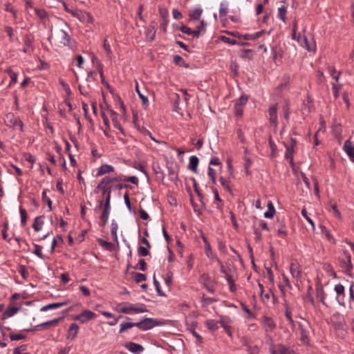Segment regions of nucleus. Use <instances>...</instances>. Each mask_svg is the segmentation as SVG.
Returning a JSON list of instances; mask_svg holds the SVG:
<instances>
[{
    "mask_svg": "<svg viewBox=\"0 0 354 354\" xmlns=\"http://www.w3.org/2000/svg\"><path fill=\"white\" fill-rule=\"evenodd\" d=\"M299 327L301 333V340L304 343H307L310 329V324L306 321H304L303 323H299Z\"/></svg>",
    "mask_w": 354,
    "mask_h": 354,
    "instance_id": "1a4fd4ad",
    "label": "nucleus"
},
{
    "mask_svg": "<svg viewBox=\"0 0 354 354\" xmlns=\"http://www.w3.org/2000/svg\"><path fill=\"white\" fill-rule=\"evenodd\" d=\"M219 323L221 324V326L224 328V330L226 331L227 335L230 337H232V333L231 331V319L228 317H222Z\"/></svg>",
    "mask_w": 354,
    "mask_h": 354,
    "instance_id": "dca6fc26",
    "label": "nucleus"
},
{
    "mask_svg": "<svg viewBox=\"0 0 354 354\" xmlns=\"http://www.w3.org/2000/svg\"><path fill=\"white\" fill-rule=\"evenodd\" d=\"M242 309L248 314V318L254 319L255 318L254 315L252 313L250 309L245 304H241Z\"/></svg>",
    "mask_w": 354,
    "mask_h": 354,
    "instance_id": "774afa93",
    "label": "nucleus"
},
{
    "mask_svg": "<svg viewBox=\"0 0 354 354\" xmlns=\"http://www.w3.org/2000/svg\"><path fill=\"white\" fill-rule=\"evenodd\" d=\"M213 193H214V195L215 201L218 202L217 208L219 209H221L222 206H223L222 201H221V199L219 197L218 192L217 189H213Z\"/></svg>",
    "mask_w": 354,
    "mask_h": 354,
    "instance_id": "052dcab7",
    "label": "nucleus"
},
{
    "mask_svg": "<svg viewBox=\"0 0 354 354\" xmlns=\"http://www.w3.org/2000/svg\"><path fill=\"white\" fill-rule=\"evenodd\" d=\"M23 41L24 47L22 51L24 53L30 54L33 51L32 39L28 35H26L24 36Z\"/></svg>",
    "mask_w": 354,
    "mask_h": 354,
    "instance_id": "2eb2a0df",
    "label": "nucleus"
},
{
    "mask_svg": "<svg viewBox=\"0 0 354 354\" xmlns=\"http://www.w3.org/2000/svg\"><path fill=\"white\" fill-rule=\"evenodd\" d=\"M68 304V301H62V302H57V303L48 304L47 305L44 306L40 309V310L41 311H47L48 310H52V309H55V308H58L62 307L64 306H66Z\"/></svg>",
    "mask_w": 354,
    "mask_h": 354,
    "instance_id": "412c9836",
    "label": "nucleus"
},
{
    "mask_svg": "<svg viewBox=\"0 0 354 354\" xmlns=\"http://www.w3.org/2000/svg\"><path fill=\"white\" fill-rule=\"evenodd\" d=\"M219 181L221 184V185L226 189L227 190L228 192H232V189L230 187V180H227V179H225L224 177L223 176H221L219 178Z\"/></svg>",
    "mask_w": 354,
    "mask_h": 354,
    "instance_id": "8fccbe9b",
    "label": "nucleus"
},
{
    "mask_svg": "<svg viewBox=\"0 0 354 354\" xmlns=\"http://www.w3.org/2000/svg\"><path fill=\"white\" fill-rule=\"evenodd\" d=\"M286 6H281L278 8V17L281 19L283 22H286Z\"/></svg>",
    "mask_w": 354,
    "mask_h": 354,
    "instance_id": "c03bdc74",
    "label": "nucleus"
},
{
    "mask_svg": "<svg viewBox=\"0 0 354 354\" xmlns=\"http://www.w3.org/2000/svg\"><path fill=\"white\" fill-rule=\"evenodd\" d=\"M27 346L26 345H21L15 348L12 354H26Z\"/></svg>",
    "mask_w": 354,
    "mask_h": 354,
    "instance_id": "680f3d73",
    "label": "nucleus"
},
{
    "mask_svg": "<svg viewBox=\"0 0 354 354\" xmlns=\"http://www.w3.org/2000/svg\"><path fill=\"white\" fill-rule=\"evenodd\" d=\"M97 241L102 247L109 251H113L114 250L115 246L111 242H108L102 239H97Z\"/></svg>",
    "mask_w": 354,
    "mask_h": 354,
    "instance_id": "473e14b6",
    "label": "nucleus"
},
{
    "mask_svg": "<svg viewBox=\"0 0 354 354\" xmlns=\"http://www.w3.org/2000/svg\"><path fill=\"white\" fill-rule=\"evenodd\" d=\"M344 254L345 255L346 261L341 260V266L344 269V272L346 275L352 277L351 270H353V266L351 263V254L346 251L344 252Z\"/></svg>",
    "mask_w": 354,
    "mask_h": 354,
    "instance_id": "0eeeda50",
    "label": "nucleus"
},
{
    "mask_svg": "<svg viewBox=\"0 0 354 354\" xmlns=\"http://www.w3.org/2000/svg\"><path fill=\"white\" fill-rule=\"evenodd\" d=\"M343 149L350 158V160L354 162V145L351 140H347L344 142Z\"/></svg>",
    "mask_w": 354,
    "mask_h": 354,
    "instance_id": "4468645a",
    "label": "nucleus"
},
{
    "mask_svg": "<svg viewBox=\"0 0 354 354\" xmlns=\"http://www.w3.org/2000/svg\"><path fill=\"white\" fill-rule=\"evenodd\" d=\"M292 144L291 145H286V151L285 153V158L289 159L290 162L293 163V153H294V147L296 145V140L291 138Z\"/></svg>",
    "mask_w": 354,
    "mask_h": 354,
    "instance_id": "a211bd4d",
    "label": "nucleus"
},
{
    "mask_svg": "<svg viewBox=\"0 0 354 354\" xmlns=\"http://www.w3.org/2000/svg\"><path fill=\"white\" fill-rule=\"evenodd\" d=\"M8 73L11 79V81L10 82V86L12 84H15L17 82V74L12 71L11 69L8 70Z\"/></svg>",
    "mask_w": 354,
    "mask_h": 354,
    "instance_id": "13d9d810",
    "label": "nucleus"
},
{
    "mask_svg": "<svg viewBox=\"0 0 354 354\" xmlns=\"http://www.w3.org/2000/svg\"><path fill=\"white\" fill-rule=\"evenodd\" d=\"M226 280L228 283L230 290L232 292H235V290H236L235 283H234V281L230 274H227Z\"/></svg>",
    "mask_w": 354,
    "mask_h": 354,
    "instance_id": "3c124183",
    "label": "nucleus"
},
{
    "mask_svg": "<svg viewBox=\"0 0 354 354\" xmlns=\"http://www.w3.org/2000/svg\"><path fill=\"white\" fill-rule=\"evenodd\" d=\"M8 229V222H5L3 223V228L2 230V237L4 240L7 241H10V239L8 238V234H7V230Z\"/></svg>",
    "mask_w": 354,
    "mask_h": 354,
    "instance_id": "69168bd1",
    "label": "nucleus"
},
{
    "mask_svg": "<svg viewBox=\"0 0 354 354\" xmlns=\"http://www.w3.org/2000/svg\"><path fill=\"white\" fill-rule=\"evenodd\" d=\"M259 287L260 288L261 297V299L263 300V301L266 302V301H268L270 299V293L267 292V293L263 294L264 288H263V286L260 283H259Z\"/></svg>",
    "mask_w": 354,
    "mask_h": 354,
    "instance_id": "6e6d98bb",
    "label": "nucleus"
},
{
    "mask_svg": "<svg viewBox=\"0 0 354 354\" xmlns=\"http://www.w3.org/2000/svg\"><path fill=\"white\" fill-rule=\"evenodd\" d=\"M19 214L21 216V224L22 226H24L27 221L28 214L26 210L21 206L19 207Z\"/></svg>",
    "mask_w": 354,
    "mask_h": 354,
    "instance_id": "79ce46f5",
    "label": "nucleus"
},
{
    "mask_svg": "<svg viewBox=\"0 0 354 354\" xmlns=\"http://www.w3.org/2000/svg\"><path fill=\"white\" fill-rule=\"evenodd\" d=\"M43 216H37L35 220L34 223L32 224V228L35 232H39L41 230L42 227L44 225V221H43Z\"/></svg>",
    "mask_w": 354,
    "mask_h": 354,
    "instance_id": "a878e982",
    "label": "nucleus"
},
{
    "mask_svg": "<svg viewBox=\"0 0 354 354\" xmlns=\"http://www.w3.org/2000/svg\"><path fill=\"white\" fill-rule=\"evenodd\" d=\"M19 310V308L12 306L8 308L2 315V319H5L6 318L10 317L15 315Z\"/></svg>",
    "mask_w": 354,
    "mask_h": 354,
    "instance_id": "c756f323",
    "label": "nucleus"
},
{
    "mask_svg": "<svg viewBox=\"0 0 354 354\" xmlns=\"http://www.w3.org/2000/svg\"><path fill=\"white\" fill-rule=\"evenodd\" d=\"M131 275L138 283L145 281L147 279L146 275L140 272H131Z\"/></svg>",
    "mask_w": 354,
    "mask_h": 354,
    "instance_id": "c9c22d12",
    "label": "nucleus"
},
{
    "mask_svg": "<svg viewBox=\"0 0 354 354\" xmlns=\"http://www.w3.org/2000/svg\"><path fill=\"white\" fill-rule=\"evenodd\" d=\"M34 254H35L39 258L44 259V256L41 252V246L37 244H34Z\"/></svg>",
    "mask_w": 354,
    "mask_h": 354,
    "instance_id": "0e129e2a",
    "label": "nucleus"
},
{
    "mask_svg": "<svg viewBox=\"0 0 354 354\" xmlns=\"http://www.w3.org/2000/svg\"><path fill=\"white\" fill-rule=\"evenodd\" d=\"M290 272L292 277L295 279H298L301 277L300 266L299 264L296 261H293L291 262Z\"/></svg>",
    "mask_w": 354,
    "mask_h": 354,
    "instance_id": "f3484780",
    "label": "nucleus"
},
{
    "mask_svg": "<svg viewBox=\"0 0 354 354\" xmlns=\"http://www.w3.org/2000/svg\"><path fill=\"white\" fill-rule=\"evenodd\" d=\"M240 57L243 59H252L254 57V51L251 49L241 50Z\"/></svg>",
    "mask_w": 354,
    "mask_h": 354,
    "instance_id": "f704fd0d",
    "label": "nucleus"
},
{
    "mask_svg": "<svg viewBox=\"0 0 354 354\" xmlns=\"http://www.w3.org/2000/svg\"><path fill=\"white\" fill-rule=\"evenodd\" d=\"M4 122L7 127L10 128L19 127L21 131H23V122L15 117L12 113H8L6 115Z\"/></svg>",
    "mask_w": 354,
    "mask_h": 354,
    "instance_id": "f03ea898",
    "label": "nucleus"
},
{
    "mask_svg": "<svg viewBox=\"0 0 354 354\" xmlns=\"http://www.w3.org/2000/svg\"><path fill=\"white\" fill-rule=\"evenodd\" d=\"M111 209V203H105L103 209V212L101 216L102 220V225L105 226L108 222L109 215Z\"/></svg>",
    "mask_w": 354,
    "mask_h": 354,
    "instance_id": "b1692460",
    "label": "nucleus"
},
{
    "mask_svg": "<svg viewBox=\"0 0 354 354\" xmlns=\"http://www.w3.org/2000/svg\"><path fill=\"white\" fill-rule=\"evenodd\" d=\"M118 228V226L117 223L115 221H113L111 225V233L113 238V240L117 243H118V239L117 235Z\"/></svg>",
    "mask_w": 354,
    "mask_h": 354,
    "instance_id": "ea45409f",
    "label": "nucleus"
},
{
    "mask_svg": "<svg viewBox=\"0 0 354 354\" xmlns=\"http://www.w3.org/2000/svg\"><path fill=\"white\" fill-rule=\"evenodd\" d=\"M270 351L271 354H295L294 351L281 344L270 348Z\"/></svg>",
    "mask_w": 354,
    "mask_h": 354,
    "instance_id": "9d476101",
    "label": "nucleus"
},
{
    "mask_svg": "<svg viewBox=\"0 0 354 354\" xmlns=\"http://www.w3.org/2000/svg\"><path fill=\"white\" fill-rule=\"evenodd\" d=\"M261 323L263 328L264 329L266 334L272 333L274 330L276 328V324L273 319L267 315H263L261 317Z\"/></svg>",
    "mask_w": 354,
    "mask_h": 354,
    "instance_id": "39448f33",
    "label": "nucleus"
},
{
    "mask_svg": "<svg viewBox=\"0 0 354 354\" xmlns=\"http://www.w3.org/2000/svg\"><path fill=\"white\" fill-rule=\"evenodd\" d=\"M136 92L138 93L140 98L142 100V104L145 106H147L149 105L148 98L140 92V91L139 90V87H138V83H136Z\"/></svg>",
    "mask_w": 354,
    "mask_h": 354,
    "instance_id": "de8ad7c7",
    "label": "nucleus"
},
{
    "mask_svg": "<svg viewBox=\"0 0 354 354\" xmlns=\"http://www.w3.org/2000/svg\"><path fill=\"white\" fill-rule=\"evenodd\" d=\"M168 175L170 177L171 181L176 182L178 180V174L175 170V168L172 166H167Z\"/></svg>",
    "mask_w": 354,
    "mask_h": 354,
    "instance_id": "a19ab883",
    "label": "nucleus"
},
{
    "mask_svg": "<svg viewBox=\"0 0 354 354\" xmlns=\"http://www.w3.org/2000/svg\"><path fill=\"white\" fill-rule=\"evenodd\" d=\"M91 62H92V64L95 66H96V68H97L98 72L100 75V77L102 78H103L104 77L103 66H102L101 62L100 61V59L95 55H93V57L91 58Z\"/></svg>",
    "mask_w": 354,
    "mask_h": 354,
    "instance_id": "cd10ccee",
    "label": "nucleus"
},
{
    "mask_svg": "<svg viewBox=\"0 0 354 354\" xmlns=\"http://www.w3.org/2000/svg\"><path fill=\"white\" fill-rule=\"evenodd\" d=\"M102 189V196L105 199V203H111V187L110 186L102 185V187L100 188Z\"/></svg>",
    "mask_w": 354,
    "mask_h": 354,
    "instance_id": "4be33fe9",
    "label": "nucleus"
},
{
    "mask_svg": "<svg viewBox=\"0 0 354 354\" xmlns=\"http://www.w3.org/2000/svg\"><path fill=\"white\" fill-rule=\"evenodd\" d=\"M328 210L332 211L333 215L337 218H340V213L337 209V206L336 203L332 201H330L328 204Z\"/></svg>",
    "mask_w": 354,
    "mask_h": 354,
    "instance_id": "4c0bfd02",
    "label": "nucleus"
},
{
    "mask_svg": "<svg viewBox=\"0 0 354 354\" xmlns=\"http://www.w3.org/2000/svg\"><path fill=\"white\" fill-rule=\"evenodd\" d=\"M126 348H127L130 352L133 353L138 354L140 352H142L144 351V348L142 345L133 343V342H129L125 345Z\"/></svg>",
    "mask_w": 354,
    "mask_h": 354,
    "instance_id": "aec40b11",
    "label": "nucleus"
},
{
    "mask_svg": "<svg viewBox=\"0 0 354 354\" xmlns=\"http://www.w3.org/2000/svg\"><path fill=\"white\" fill-rule=\"evenodd\" d=\"M156 32V30L155 22H151L147 31V38L149 41H153L155 39Z\"/></svg>",
    "mask_w": 354,
    "mask_h": 354,
    "instance_id": "bb28decb",
    "label": "nucleus"
},
{
    "mask_svg": "<svg viewBox=\"0 0 354 354\" xmlns=\"http://www.w3.org/2000/svg\"><path fill=\"white\" fill-rule=\"evenodd\" d=\"M285 316H286V319H288L291 328L292 329H294L295 327V324L294 320L292 318L291 312L288 308L285 310Z\"/></svg>",
    "mask_w": 354,
    "mask_h": 354,
    "instance_id": "5fc2aeb1",
    "label": "nucleus"
},
{
    "mask_svg": "<svg viewBox=\"0 0 354 354\" xmlns=\"http://www.w3.org/2000/svg\"><path fill=\"white\" fill-rule=\"evenodd\" d=\"M95 317L96 315L93 312L88 310H84L80 314L74 316L73 319L79 321L82 324H84L95 319Z\"/></svg>",
    "mask_w": 354,
    "mask_h": 354,
    "instance_id": "423d86ee",
    "label": "nucleus"
},
{
    "mask_svg": "<svg viewBox=\"0 0 354 354\" xmlns=\"http://www.w3.org/2000/svg\"><path fill=\"white\" fill-rule=\"evenodd\" d=\"M63 319H64L63 317L55 318L52 320H49L46 322L38 324V325L34 326L32 328H26V329H24V330L25 331H32V330L36 331V330H41L46 329L48 327H54V326H57Z\"/></svg>",
    "mask_w": 354,
    "mask_h": 354,
    "instance_id": "7ed1b4c3",
    "label": "nucleus"
},
{
    "mask_svg": "<svg viewBox=\"0 0 354 354\" xmlns=\"http://www.w3.org/2000/svg\"><path fill=\"white\" fill-rule=\"evenodd\" d=\"M35 13L38 17H39L41 20H46L48 15L45 10L35 8Z\"/></svg>",
    "mask_w": 354,
    "mask_h": 354,
    "instance_id": "603ef678",
    "label": "nucleus"
},
{
    "mask_svg": "<svg viewBox=\"0 0 354 354\" xmlns=\"http://www.w3.org/2000/svg\"><path fill=\"white\" fill-rule=\"evenodd\" d=\"M268 211L264 213V217L271 218L275 214V209L272 202L268 203Z\"/></svg>",
    "mask_w": 354,
    "mask_h": 354,
    "instance_id": "e433bc0d",
    "label": "nucleus"
},
{
    "mask_svg": "<svg viewBox=\"0 0 354 354\" xmlns=\"http://www.w3.org/2000/svg\"><path fill=\"white\" fill-rule=\"evenodd\" d=\"M199 160L196 156H192L189 158L188 168L193 172L197 173V167L198 165Z\"/></svg>",
    "mask_w": 354,
    "mask_h": 354,
    "instance_id": "393cba45",
    "label": "nucleus"
},
{
    "mask_svg": "<svg viewBox=\"0 0 354 354\" xmlns=\"http://www.w3.org/2000/svg\"><path fill=\"white\" fill-rule=\"evenodd\" d=\"M56 41L59 46H71V37L64 30H59L55 35Z\"/></svg>",
    "mask_w": 354,
    "mask_h": 354,
    "instance_id": "20e7f679",
    "label": "nucleus"
},
{
    "mask_svg": "<svg viewBox=\"0 0 354 354\" xmlns=\"http://www.w3.org/2000/svg\"><path fill=\"white\" fill-rule=\"evenodd\" d=\"M116 310L119 313L125 314L141 313L148 312V310L144 304H140L136 306L131 304L120 303L118 304Z\"/></svg>",
    "mask_w": 354,
    "mask_h": 354,
    "instance_id": "f257e3e1",
    "label": "nucleus"
},
{
    "mask_svg": "<svg viewBox=\"0 0 354 354\" xmlns=\"http://www.w3.org/2000/svg\"><path fill=\"white\" fill-rule=\"evenodd\" d=\"M111 117L114 127L115 128H117L118 129H119L120 131L124 134V130H123L121 124H120V122L118 120V114L115 111L111 110Z\"/></svg>",
    "mask_w": 354,
    "mask_h": 354,
    "instance_id": "c85d7f7f",
    "label": "nucleus"
},
{
    "mask_svg": "<svg viewBox=\"0 0 354 354\" xmlns=\"http://www.w3.org/2000/svg\"><path fill=\"white\" fill-rule=\"evenodd\" d=\"M282 111L284 119L286 121H288L290 117V104L288 102H286L285 104L283 106Z\"/></svg>",
    "mask_w": 354,
    "mask_h": 354,
    "instance_id": "49530a36",
    "label": "nucleus"
},
{
    "mask_svg": "<svg viewBox=\"0 0 354 354\" xmlns=\"http://www.w3.org/2000/svg\"><path fill=\"white\" fill-rule=\"evenodd\" d=\"M149 248L143 246H139L138 248V254L139 257H146L149 254Z\"/></svg>",
    "mask_w": 354,
    "mask_h": 354,
    "instance_id": "4d7b16f0",
    "label": "nucleus"
},
{
    "mask_svg": "<svg viewBox=\"0 0 354 354\" xmlns=\"http://www.w3.org/2000/svg\"><path fill=\"white\" fill-rule=\"evenodd\" d=\"M268 119L270 124L274 126V127H277L278 120H277V105H272L269 108L268 110Z\"/></svg>",
    "mask_w": 354,
    "mask_h": 354,
    "instance_id": "9b49d317",
    "label": "nucleus"
},
{
    "mask_svg": "<svg viewBox=\"0 0 354 354\" xmlns=\"http://www.w3.org/2000/svg\"><path fill=\"white\" fill-rule=\"evenodd\" d=\"M298 42L300 43V44L305 47L307 50L308 51H315V43L314 41L310 43L308 41V39L306 36H299L297 38Z\"/></svg>",
    "mask_w": 354,
    "mask_h": 354,
    "instance_id": "f8f14e48",
    "label": "nucleus"
},
{
    "mask_svg": "<svg viewBox=\"0 0 354 354\" xmlns=\"http://www.w3.org/2000/svg\"><path fill=\"white\" fill-rule=\"evenodd\" d=\"M113 183L112 177L105 176L102 178L101 182L97 185V189L102 187V185L109 186V185Z\"/></svg>",
    "mask_w": 354,
    "mask_h": 354,
    "instance_id": "a18cd8bd",
    "label": "nucleus"
},
{
    "mask_svg": "<svg viewBox=\"0 0 354 354\" xmlns=\"http://www.w3.org/2000/svg\"><path fill=\"white\" fill-rule=\"evenodd\" d=\"M203 13V10L201 8L194 9L189 11V17L192 20H198Z\"/></svg>",
    "mask_w": 354,
    "mask_h": 354,
    "instance_id": "2f4dec72",
    "label": "nucleus"
},
{
    "mask_svg": "<svg viewBox=\"0 0 354 354\" xmlns=\"http://www.w3.org/2000/svg\"><path fill=\"white\" fill-rule=\"evenodd\" d=\"M59 83L62 85L63 89L65 91L68 95H71V91L68 84H66L63 80H59Z\"/></svg>",
    "mask_w": 354,
    "mask_h": 354,
    "instance_id": "338daca9",
    "label": "nucleus"
},
{
    "mask_svg": "<svg viewBox=\"0 0 354 354\" xmlns=\"http://www.w3.org/2000/svg\"><path fill=\"white\" fill-rule=\"evenodd\" d=\"M77 19L82 23L93 24L94 22V18L90 12L81 10L77 15Z\"/></svg>",
    "mask_w": 354,
    "mask_h": 354,
    "instance_id": "ddd939ff",
    "label": "nucleus"
},
{
    "mask_svg": "<svg viewBox=\"0 0 354 354\" xmlns=\"http://www.w3.org/2000/svg\"><path fill=\"white\" fill-rule=\"evenodd\" d=\"M113 171H114V167L113 166L107 164H104L99 167L97 172V176H102L104 174H109Z\"/></svg>",
    "mask_w": 354,
    "mask_h": 354,
    "instance_id": "5701e85b",
    "label": "nucleus"
},
{
    "mask_svg": "<svg viewBox=\"0 0 354 354\" xmlns=\"http://www.w3.org/2000/svg\"><path fill=\"white\" fill-rule=\"evenodd\" d=\"M160 14L162 18V21L160 24V26L163 31L165 32L169 22L167 20L168 12L166 10L160 9Z\"/></svg>",
    "mask_w": 354,
    "mask_h": 354,
    "instance_id": "7c9ffc66",
    "label": "nucleus"
},
{
    "mask_svg": "<svg viewBox=\"0 0 354 354\" xmlns=\"http://www.w3.org/2000/svg\"><path fill=\"white\" fill-rule=\"evenodd\" d=\"M158 326V322L153 318H145L139 322H136V327L142 330H147Z\"/></svg>",
    "mask_w": 354,
    "mask_h": 354,
    "instance_id": "6e6552de",
    "label": "nucleus"
},
{
    "mask_svg": "<svg viewBox=\"0 0 354 354\" xmlns=\"http://www.w3.org/2000/svg\"><path fill=\"white\" fill-rule=\"evenodd\" d=\"M328 71H329V73L330 74V75L332 76L333 79L335 80V81L337 82L339 78L340 72H338L336 74V70L334 67H329Z\"/></svg>",
    "mask_w": 354,
    "mask_h": 354,
    "instance_id": "e2e57ef3",
    "label": "nucleus"
},
{
    "mask_svg": "<svg viewBox=\"0 0 354 354\" xmlns=\"http://www.w3.org/2000/svg\"><path fill=\"white\" fill-rule=\"evenodd\" d=\"M46 193H47V190L46 189H44L42 193H41V198H42V200L44 202L46 203L48 207H49V210H52V204H53V202L52 201L50 200V198H49L48 197H47L46 196Z\"/></svg>",
    "mask_w": 354,
    "mask_h": 354,
    "instance_id": "09e8293b",
    "label": "nucleus"
},
{
    "mask_svg": "<svg viewBox=\"0 0 354 354\" xmlns=\"http://www.w3.org/2000/svg\"><path fill=\"white\" fill-rule=\"evenodd\" d=\"M79 331V326L77 324L73 323L70 325L68 330L66 338L71 339H75Z\"/></svg>",
    "mask_w": 354,
    "mask_h": 354,
    "instance_id": "6ab92c4d",
    "label": "nucleus"
},
{
    "mask_svg": "<svg viewBox=\"0 0 354 354\" xmlns=\"http://www.w3.org/2000/svg\"><path fill=\"white\" fill-rule=\"evenodd\" d=\"M301 215L306 218V220L310 223V225L312 226L313 229H315V225L313 222V221L308 216V213L306 209H303L301 210Z\"/></svg>",
    "mask_w": 354,
    "mask_h": 354,
    "instance_id": "bf43d9fd",
    "label": "nucleus"
},
{
    "mask_svg": "<svg viewBox=\"0 0 354 354\" xmlns=\"http://www.w3.org/2000/svg\"><path fill=\"white\" fill-rule=\"evenodd\" d=\"M218 322L214 319H207L205 322L206 327L211 331H215L218 328Z\"/></svg>",
    "mask_w": 354,
    "mask_h": 354,
    "instance_id": "72a5a7b5",
    "label": "nucleus"
},
{
    "mask_svg": "<svg viewBox=\"0 0 354 354\" xmlns=\"http://www.w3.org/2000/svg\"><path fill=\"white\" fill-rule=\"evenodd\" d=\"M221 40L223 42L230 44V45H235V44H240V45H245L247 43H238V41L236 39H231L230 37H227L225 36H221Z\"/></svg>",
    "mask_w": 354,
    "mask_h": 354,
    "instance_id": "37998d69",
    "label": "nucleus"
},
{
    "mask_svg": "<svg viewBox=\"0 0 354 354\" xmlns=\"http://www.w3.org/2000/svg\"><path fill=\"white\" fill-rule=\"evenodd\" d=\"M136 326V322H125L120 324L119 333H122L126 330Z\"/></svg>",
    "mask_w": 354,
    "mask_h": 354,
    "instance_id": "58836bf2",
    "label": "nucleus"
},
{
    "mask_svg": "<svg viewBox=\"0 0 354 354\" xmlns=\"http://www.w3.org/2000/svg\"><path fill=\"white\" fill-rule=\"evenodd\" d=\"M133 268L135 270H140L142 271H145L147 269V264L145 259H140L138 261V264L136 266H134Z\"/></svg>",
    "mask_w": 354,
    "mask_h": 354,
    "instance_id": "864d4df0",
    "label": "nucleus"
}]
</instances>
